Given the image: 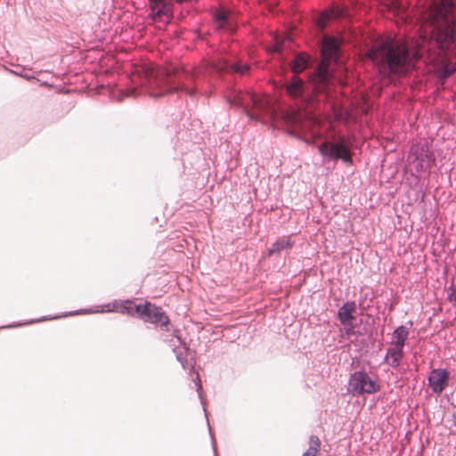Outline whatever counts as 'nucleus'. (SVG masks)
<instances>
[{
	"instance_id": "nucleus-28",
	"label": "nucleus",
	"mask_w": 456,
	"mask_h": 456,
	"mask_svg": "<svg viewBox=\"0 0 456 456\" xmlns=\"http://www.w3.org/2000/svg\"><path fill=\"white\" fill-rule=\"evenodd\" d=\"M47 319H48L47 317H43L41 319H38L37 321H30L28 323H33V322H41V321L47 320Z\"/></svg>"
},
{
	"instance_id": "nucleus-8",
	"label": "nucleus",
	"mask_w": 456,
	"mask_h": 456,
	"mask_svg": "<svg viewBox=\"0 0 456 456\" xmlns=\"http://www.w3.org/2000/svg\"><path fill=\"white\" fill-rule=\"evenodd\" d=\"M137 314L144 322L153 323L168 331L169 318L160 307L147 302L144 305H139Z\"/></svg>"
},
{
	"instance_id": "nucleus-4",
	"label": "nucleus",
	"mask_w": 456,
	"mask_h": 456,
	"mask_svg": "<svg viewBox=\"0 0 456 456\" xmlns=\"http://www.w3.org/2000/svg\"><path fill=\"white\" fill-rule=\"evenodd\" d=\"M142 70L145 73V79L142 83L149 86L150 94L152 97L157 98L177 89L185 91L190 95L195 94L194 90L190 89L188 86L184 85L180 86L179 83L176 84L173 80L172 76L165 70L157 69L153 67H144Z\"/></svg>"
},
{
	"instance_id": "nucleus-2",
	"label": "nucleus",
	"mask_w": 456,
	"mask_h": 456,
	"mask_svg": "<svg viewBox=\"0 0 456 456\" xmlns=\"http://www.w3.org/2000/svg\"><path fill=\"white\" fill-rule=\"evenodd\" d=\"M322 61L310 75L308 84L294 75L286 84L287 94L302 103L314 105L316 102H326L330 97V86L333 75L330 68L332 61L337 62L339 56V42L338 38L325 35L321 46Z\"/></svg>"
},
{
	"instance_id": "nucleus-22",
	"label": "nucleus",
	"mask_w": 456,
	"mask_h": 456,
	"mask_svg": "<svg viewBox=\"0 0 456 456\" xmlns=\"http://www.w3.org/2000/svg\"><path fill=\"white\" fill-rule=\"evenodd\" d=\"M320 444L321 443L319 438L315 436H311L309 441V448L303 454V456H316L320 448Z\"/></svg>"
},
{
	"instance_id": "nucleus-30",
	"label": "nucleus",
	"mask_w": 456,
	"mask_h": 456,
	"mask_svg": "<svg viewBox=\"0 0 456 456\" xmlns=\"http://www.w3.org/2000/svg\"><path fill=\"white\" fill-rule=\"evenodd\" d=\"M75 314H76L75 312L74 313H69V315H73Z\"/></svg>"
},
{
	"instance_id": "nucleus-29",
	"label": "nucleus",
	"mask_w": 456,
	"mask_h": 456,
	"mask_svg": "<svg viewBox=\"0 0 456 456\" xmlns=\"http://www.w3.org/2000/svg\"><path fill=\"white\" fill-rule=\"evenodd\" d=\"M212 437V445H213V448H214V451L216 452V448H215V440H214V437L211 436ZM215 456H216V454L215 453Z\"/></svg>"
},
{
	"instance_id": "nucleus-3",
	"label": "nucleus",
	"mask_w": 456,
	"mask_h": 456,
	"mask_svg": "<svg viewBox=\"0 0 456 456\" xmlns=\"http://www.w3.org/2000/svg\"><path fill=\"white\" fill-rule=\"evenodd\" d=\"M229 103L241 108L250 119H260V115H265L272 119L275 115L274 106L271 98L259 96L249 92L232 89L227 96Z\"/></svg>"
},
{
	"instance_id": "nucleus-11",
	"label": "nucleus",
	"mask_w": 456,
	"mask_h": 456,
	"mask_svg": "<svg viewBox=\"0 0 456 456\" xmlns=\"http://www.w3.org/2000/svg\"><path fill=\"white\" fill-rule=\"evenodd\" d=\"M137 307H139V305H133V302L130 300L126 301H115L110 304H107L105 305L101 306V309L97 310H92V309H86V310H80L79 313L84 314H91V313H103V312H118L121 314H127L129 315H134L137 314Z\"/></svg>"
},
{
	"instance_id": "nucleus-26",
	"label": "nucleus",
	"mask_w": 456,
	"mask_h": 456,
	"mask_svg": "<svg viewBox=\"0 0 456 456\" xmlns=\"http://www.w3.org/2000/svg\"><path fill=\"white\" fill-rule=\"evenodd\" d=\"M193 381H194V384L196 386V389H197L199 397H200V399L201 401V403L204 405L203 398H202V386H201V383H200V375L198 373H197L195 379H193Z\"/></svg>"
},
{
	"instance_id": "nucleus-7",
	"label": "nucleus",
	"mask_w": 456,
	"mask_h": 456,
	"mask_svg": "<svg viewBox=\"0 0 456 456\" xmlns=\"http://www.w3.org/2000/svg\"><path fill=\"white\" fill-rule=\"evenodd\" d=\"M379 390V386L365 371H355L350 376L348 391L354 395L373 394Z\"/></svg>"
},
{
	"instance_id": "nucleus-12",
	"label": "nucleus",
	"mask_w": 456,
	"mask_h": 456,
	"mask_svg": "<svg viewBox=\"0 0 456 456\" xmlns=\"http://www.w3.org/2000/svg\"><path fill=\"white\" fill-rule=\"evenodd\" d=\"M210 69L216 72H228L244 75L249 70V66L240 61H233L225 58H219L218 60L210 63Z\"/></svg>"
},
{
	"instance_id": "nucleus-17",
	"label": "nucleus",
	"mask_w": 456,
	"mask_h": 456,
	"mask_svg": "<svg viewBox=\"0 0 456 456\" xmlns=\"http://www.w3.org/2000/svg\"><path fill=\"white\" fill-rule=\"evenodd\" d=\"M409 337V329L403 325L397 327L391 337V346L403 348Z\"/></svg>"
},
{
	"instance_id": "nucleus-13",
	"label": "nucleus",
	"mask_w": 456,
	"mask_h": 456,
	"mask_svg": "<svg viewBox=\"0 0 456 456\" xmlns=\"http://www.w3.org/2000/svg\"><path fill=\"white\" fill-rule=\"evenodd\" d=\"M449 372L444 369H434L428 377V385L435 394H441L447 387Z\"/></svg>"
},
{
	"instance_id": "nucleus-9",
	"label": "nucleus",
	"mask_w": 456,
	"mask_h": 456,
	"mask_svg": "<svg viewBox=\"0 0 456 456\" xmlns=\"http://www.w3.org/2000/svg\"><path fill=\"white\" fill-rule=\"evenodd\" d=\"M412 157V163L417 171L428 170L435 162L434 154L427 145L412 147L409 158Z\"/></svg>"
},
{
	"instance_id": "nucleus-24",
	"label": "nucleus",
	"mask_w": 456,
	"mask_h": 456,
	"mask_svg": "<svg viewBox=\"0 0 456 456\" xmlns=\"http://www.w3.org/2000/svg\"><path fill=\"white\" fill-rule=\"evenodd\" d=\"M216 20L219 23V28H224L228 24V15L223 11L216 14Z\"/></svg>"
},
{
	"instance_id": "nucleus-16",
	"label": "nucleus",
	"mask_w": 456,
	"mask_h": 456,
	"mask_svg": "<svg viewBox=\"0 0 456 456\" xmlns=\"http://www.w3.org/2000/svg\"><path fill=\"white\" fill-rule=\"evenodd\" d=\"M356 306L354 301H346L339 307L338 311V318L341 324L347 325L350 322L354 319L353 314L355 312Z\"/></svg>"
},
{
	"instance_id": "nucleus-23",
	"label": "nucleus",
	"mask_w": 456,
	"mask_h": 456,
	"mask_svg": "<svg viewBox=\"0 0 456 456\" xmlns=\"http://www.w3.org/2000/svg\"><path fill=\"white\" fill-rule=\"evenodd\" d=\"M275 43L273 46V51L275 53H281L285 47V42L287 40H290L289 37H280L278 36L275 37Z\"/></svg>"
},
{
	"instance_id": "nucleus-15",
	"label": "nucleus",
	"mask_w": 456,
	"mask_h": 456,
	"mask_svg": "<svg viewBox=\"0 0 456 456\" xmlns=\"http://www.w3.org/2000/svg\"><path fill=\"white\" fill-rule=\"evenodd\" d=\"M403 356V348L390 346L387 349L384 362L390 367L396 369L400 366Z\"/></svg>"
},
{
	"instance_id": "nucleus-5",
	"label": "nucleus",
	"mask_w": 456,
	"mask_h": 456,
	"mask_svg": "<svg viewBox=\"0 0 456 456\" xmlns=\"http://www.w3.org/2000/svg\"><path fill=\"white\" fill-rule=\"evenodd\" d=\"M318 150L324 161L341 159L346 164L352 163L351 144L344 135L333 134L330 140L321 143Z\"/></svg>"
},
{
	"instance_id": "nucleus-18",
	"label": "nucleus",
	"mask_w": 456,
	"mask_h": 456,
	"mask_svg": "<svg viewBox=\"0 0 456 456\" xmlns=\"http://www.w3.org/2000/svg\"><path fill=\"white\" fill-rule=\"evenodd\" d=\"M310 63V56L305 53L296 54L294 60L290 63L291 69L294 73H300L305 70Z\"/></svg>"
},
{
	"instance_id": "nucleus-19",
	"label": "nucleus",
	"mask_w": 456,
	"mask_h": 456,
	"mask_svg": "<svg viewBox=\"0 0 456 456\" xmlns=\"http://www.w3.org/2000/svg\"><path fill=\"white\" fill-rule=\"evenodd\" d=\"M343 12L344 11L342 9L337 7V8L331 9L330 11L322 13L316 20V24H317L318 28L322 30L324 29L327 25V22L330 20L342 16Z\"/></svg>"
},
{
	"instance_id": "nucleus-25",
	"label": "nucleus",
	"mask_w": 456,
	"mask_h": 456,
	"mask_svg": "<svg viewBox=\"0 0 456 456\" xmlns=\"http://www.w3.org/2000/svg\"><path fill=\"white\" fill-rule=\"evenodd\" d=\"M447 298L453 305H456V285L452 284L448 288Z\"/></svg>"
},
{
	"instance_id": "nucleus-14",
	"label": "nucleus",
	"mask_w": 456,
	"mask_h": 456,
	"mask_svg": "<svg viewBox=\"0 0 456 456\" xmlns=\"http://www.w3.org/2000/svg\"><path fill=\"white\" fill-rule=\"evenodd\" d=\"M171 346H174L173 351L175 354L177 361L182 364L183 369H186L188 367V362L186 360L188 347L178 335V330L174 331V338L171 339Z\"/></svg>"
},
{
	"instance_id": "nucleus-1",
	"label": "nucleus",
	"mask_w": 456,
	"mask_h": 456,
	"mask_svg": "<svg viewBox=\"0 0 456 456\" xmlns=\"http://www.w3.org/2000/svg\"><path fill=\"white\" fill-rule=\"evenodd\" d=\"M419 29V40L412 50L390 37L372 41L368 56L382 76L405 75L432 45L444 53L456 54V16L451 2L433 1L422 13Z\"/></svg>"
},
{
	"instance_id": "nucleus-27",
	"label": "nucleus",
	"mask_w": 456,
	"mask_h": 456,
	"mask_svg": "<svg viewBox=\"0 0 456 456\" xmlns=\"http://www.w3.org/2000/svg\"><path fill=\"white\" fill-rule=\"evenodd\" d=\"M182 76L191 77H193L192 75H190V74L188 73V71H183L182 74H178V79H179V80L182 78Z\"/></svg>"
},
{
	"instance_id": "nucleus-10",
	"label": "nucleus",
	"mask_w": 456,
	"mask_h": 456,
	"mask_svg": "<svg viewBox=\"0 0 456 456\" xmlns=\"http://www.w3.org/2000/svg\"><path fill=\"white\" fill-rule=\"evenodd\" d=\"M150 16L154 21L169 23L172 16V7L167 0H150Z\"/></svg>"
},
{
	"instance_id": "nucleus-6",
	"label": "nucleus",
	"mask_w": 456,
	"mask_h": 456,
	"mask_svg": "<svg viewBox=\"0 0 456 456\" xmlns=\"http://www.w3.org/2000/svg\"><path fill=\"white\" fill-rule=\"evenodd\" d=\"M288 121L292 133L305 141L314 140L321 134L318 119L309 113L293 112L288 116Z\"/></svg>"
},
{
	"instance_id": "nucleus-21",
	"label": "nucleus",
	"mask_w": 456,
	"mask_h": 456,
	"mask_svg": "<svg viewBox=\"0 0 456 456\" xmlns=\"http://www.w3.org/2000/svg\"><path fill=\"white\" fill-rule=\"evenodd\" d=\"M292 246L293 242L290 240L289 238H280L274 243H273L271 248L268 249V256L279 254L281 251L291 248Z\"/></svg>"
},
{
	"instance_id": "nucleus-20",
	"label": "nucleus",
	"mask_w": 456,
	"mask_h": 456,
	"mask_svg": "<svg viewBox=\"0 0 456 456\" xmlns=\"http://www.w3.org/2000/svg\"><path fill=\"white\" fill-rule=\"evenodd\" d=\"M456 70L455 65L444 56L441 60V64L437 69L439 78L444 82L447 77L452 75Z\"/></svg>"
}]
</instances>
